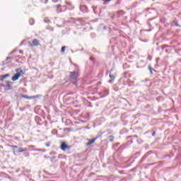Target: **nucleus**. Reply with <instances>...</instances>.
<instances>
[{
	"label": "nucleus",
	"mask_w": 181,
	"mask_h": 181,
	"mask_svg": "<svg viewBox=\"0 0 181 181\" xmlns=\"http://www.w3.org/2000/svg\"><path fill=\"white\" fill-rule=\"evenodd\" d=\"M16 71L17 72L12 78V81H16V80H19L21 76H23V71L22 69H16Z\"/></svg>",
	"instance_id": "obj_1"
},
{
	"label": "nucleus",
	"mask_w": 181,
	"mask_h": 181,
	"mask_svg": "<svg viewBox=\"0 0 181 181\" xmlns=\"http://www.w3.org/2000/svg\"><path fill=\"white\" fill-rule=\"evenodd\" d=\"M77 77H78V75H77L75 71L70 72V80L74 84H76L77 81Z\"/></svg>",
	"instance_id": "obj_2"
},
{
	"label": "nucleus",
	"mask_w": 181,
	"mask_h": 181,
	"mask_svg": "<svg viewBox=\"0 0 181 181\" xmlns=\"http://www.w3.org/2000/svg\"><path fill=\"white\" fill-rule=\"evenodd\" d=\"M39 45H40V43L39 42L37 39H34L33 40V43L28 42V46H30V47H33V46H39Z\"/></svg>",
	"instance_id": "obj_3"
},
{
	"label": "nucleus",
	"mask_w": 181,
	"mask_h": 181,
	"mask_svg": "<svg viewBox=\"0 0 181 181\" xmlns=\"http://www.w3.org/2000/svg\"><path fill=\"white\" fill-rule=\"evenodd\" d=\"M60 148L62 149V151H67V149H70V146H68L66 144V143H62Z\"/></svg>",
	"instance_id": "obj_4"
},
{
	"label": "nucleus",
	"mask_w": 181,
	"mask_h": 181,
	"mask_svg": "<svg viewBox=\"0 0 181 181\" xmlns=\"http://www.w3.org/2000/svg\"><path fill=\"white\" fill-rule=\"evenodd\" d=\"M96 140H97L96 138L90 140V141L87 143V146H90V145H92V144H94Z\"/></svg>",
	"instance_id": "obj_5"
},
{
	"label": "nucleus",
	"mask_w": 181,
	"mask_h": 181,
	"mask_svg": "<svg viewBox=\"0 0 181 181\" xmlns=\"http://www.w3.org/2000/svg\"><path fill=\"white\" fill-rule=\"evenodd\" d=\"M111 71H112V69L110 70V74H109V77L110 78H111V80H115V76H114L113 74H111Z\"/></svg>",
	"instance_id": "obj_6"
},
{
	"label": "nucleus",
	"mask_w": 181,
	"mask_h": 181,
	"mask_svg": "<svg viewBox=\"0 0 181 181\" xmlns=\"http://www.w3.org/2000/svg\"><path fill=\"white\" fill-rule=\"evenodd\" d=\"M26 151H28V149L19 148L17 152H18V153H22V152H26Z\"/></svg>",
	"instance_id": "obj_7"
},
{
	"label": "nucleus",
	"mask_w": 181,
	"mask_h": 181,
	"mask_svg": "<svg viewBox=\"0 0 181 181\" xmlns=\"http://www.w3.org/2000/svg\"><path fill=\"white\" fill-rule=\"evenodd\" d=\"M6 86L8 87V90H11V88H12V86H11V81H6Z\"/></svg>",
	"instance_id": "obj_8"
},
{
	"label": "nucleus",
	"mask_w": 181,
	"mask_h": 181,
	"mask_svg": "<svg viewBox=\"0 0 181 181\" xmlns=\"http://www.w3.org/2000/svg\"><path fill=\"white\" fill-rule=\"evenodd\" d=\"M29 22L30 25H35V20L33 18H30Z\"/></svg>",
	"instance_id": "obj_9"
},
{
	"label": "nucleus",
	"mask_w": 181,
	"mask_h": 181,
	"mask_svg": "<svg viewBox=\"0 0 181 181\" xmlns=\"http://www.w3.org/2000/svg\"><path fill=\"white\" fill-rule=\"evenodd\" d=\"M6 77H9V74H7L3 75L2 77H1V80H4V78Z\"/></svg>",
	"instance_id": "obj_10"
},
{
	"label": "nucleus",
	"mask_w": 181,
	"mask_h": 181,
	"mask_svg": "<svg viewBox=\"0 0 181 181\" xmlns=\"http://www.w3.org/2000/svg\"><path fill=\"white\" fill-rule=\"evenodd\" d=\"M65 50H66V46L62 47L61 49L62 53H64Z\"/></svg>",
	"instance_id": "obj_11"
},
{
	"label": "nucleus",
	"mask_w": 181,
	"mask_h": 181,
	"mask_svg": "<svg viewBox=\"0 0 181 181\" xmlns=\"http://www.w3.org/2000/svg\"><path fill=\"white\" fill-rule=\"evenodd\" d=\"M109 141H110V142H112V141H114V136H109Z\"/></svg>",
	"instance_id": "obj_12"
},
{
	"label": "nucleus",
	"mask_w": 181,
	"mask_h": 181,
	"mask_svg": "<svg viewBox=\"0 0 181 181\" xmlns=\"http://www.w3.org/2000/svg\"><path fill=\"white\" fill-rule=\"evenodd\" d=\"M47 0H41L42 4H47Z\"/></svg>",
	"instance_id": "obj_13"
},
{
	"label": "nucleus",
	"mask_w": 181,
	"mask_h": 181,
	"mask_svg": "<svg viewBox=\"0 0 181 181\" xmlns=\"http://www.w3.org/2000/svg\"><path fill=\"white\" fill-rule=\"evenodd\" d=\"M55 8H57V9H59V8H62V5L58 4V5L55 6Z\"/></svg>",
	"instance_id": "obj_14"
},
{
	"label": "nucleus",
	"mask_w": 181,
	"mask_h": 181,
	"mask_svg": "<svg viewBox=\"0 0 181 181\" xmlns=\"http://www.w3.org/2000/svg\"><path fill=\"white\" fill-rule=\"evenodd\" d=\"M10 59H11V57H7V59H6V63H9V61H8V60H10Z\"/></svg>",
	"instance_id": "obj_15"
},
{
	"label": "nucleus",
	"mask_w": 181,
	"mask_h": 181,
	"mask_svg": "<svg viewBox=\"0 0 181 181\" xmlns=\"http://www.w3.org/2000/svg\"><path fill=\"white\" fill-rule=\"evenodd\" d=\"M148 70H150L151 73H152V68L151 67V65L148 66Z\"/></svg>",
	"instance_id": "obj_16"
},
{
	"label": "nucleus",
	"mask_w": 181,
	"mask_h": 181,
	"mask_svg": "<svg viewBox=\"0 0 181 181\" xmlns=\"http://www.w3.org/2000/svg\"><path fill=\"white\" fill-rule=\"evenodd\" d=\"M23 98H27V100H28L30 98L29 97L26 96L25 95H23Z\"/></svg>",
	"instance_id": "obj_17"
},
{
	"label": "nucleus",
	"mask_w": 181,
	"mask_h": 181,
	"mask_svg": "<svg viewBox=\"0 0 181 181\" xmlns=\"http://www.w3.org/2000/svg\"><path fill=\"white\" fill-rule=\"evenodd\" d=\"M11 148H18V146H11Z\"/></svg>",
	"instance_id": "obj_18"
},
{
	"label": "nucleus",
	"mask_w": 181,
	"mask_h": 181,
	"mask_svg": "<svg viewBox=\"0 0 181 181\" xmlns=\"http://www.w3.org/2000/svg\"><path fill=\"white\" fill-rule=\"evenodd\" d=\"M19 53H21V54H23V51L20 50V51H19Z\"/></svg>",
	"instance_id": "obj_19"
},
{
	"label": "nucleus",
	"mask_w": 181,
	"mask_h": 181,
	"mask_svg": "<svg viewBox=\"0 0 181 181\" xmlns=\"http://www.w3.org/2000/svg\"><path fill=\"white\" fill-rule=\"evenodd\" d=\"M148 60H152V57H148Z\"/></svg>",
	"instance_id": "obj_20"
},
{
	"label": "nucleus",
	"mask_w": 181,
	"mask_h": 181,
	"mask_svg": "<svg viewBox=\"0 0 181 181\" xmlns=\"http://www.w3.org/2000/svg\"><path fill=\"white\" fill-rule=\"evenodd\" d=\"M156 134V133H155V132H153L152 133V136H155Z\"/></svg>",
	"instance_id": "obj_21"
},
{
	"label": "nucleus",
	"mask_w": 181,
	"mask_h": 181,
	"mask_svg": "<svg viewBox=\"0 0 181 181\" xmlns=\"http://www.w3.org/2000/svg\"><path fill=\"white\" fill-rule=\"evenodd\" d=\"M57 12H58V13L62 12V8H60L59 10H57Z\"/></svg>",
	"instance_id": "obj_22"
},
{
	"label": "nucleus",
	"mask_w": 181,
	"mask_h": 181,
	"mask_svg": "<svg viewBox=\"0 0 181 181\" xmlns=\"http://www.w3.org/2000/svg\"><path fill=\"white\" fill-rule=\"evenodd\" d=\"M34 151H37L40 152V149H39V148L35 149Z\"/></svg>",
	"instance_id": "obj_23"
},
{
	"label": "nucleus",
	"mask_w": 181,
	"mask_h": 181,
	"mask_svg": "<svg viewBox=\"0 0 181 181\" xmlns=\"http://www.w3.org/2000/svg\"><path fill=\"white\" fill-rule=\"evenodd\" d=\"M59 0H53L54 2H57Z\"/></svg>",
	"instance_id": "obj_24"
},
{
	"label": "nucleus",
	"mask_w": 181,
	"mask_h": 181,
	"mask_svg": "<svg viewBox=\"0 0 181 181\" xmlns=\"http://www.w3.org/2000/svg\"><path fill=\"white\" fill-rule=\"evenodd\" d=\"M106 1V2H110V1H111V0H105Z\"/></svg>",
	"instance_id": "obj_25"
},
{
	"label": "nucleus",
	"mask_w": 181,
	"mask_h": 181,
	"mask_svg": "<svg viewBox=\"0 0 181 181\" xmlns=\"http://www.w3.org/2000/svg\"><path fill=\"white\" fill-rule=\"evenodd\" d=\"M158 60H159V58H157V59H156V62H158Z\"/></svg>",
	"instance_id": "obj_26"
},
{
	"label": "nucleus",
	"mask_w": 181,
	"mask_h": 181,
	"mask_svg": "<svg viewBox=\"0 0 181 181\" xmlns=\"http://www.w3.org/2000/svg\"><path fill=\"white\" fill-rule=\"evenodd\" d=\"M109 83H112V81H110Z\"/></svg>",
	"instance_id": "obj_27"
},
{
	"label": "nucleus",
	"mask_w": 181,
	"mask_h": 181,
	"mask_svg": "<svg viewBox=\"0 0 181 181\" xmlns=\"http://www.w3.org/2000/svg\"><path fill=\"white\" fill-rule=\"evenodd\" d=\"M27 156H29V153H27Z\"/></svg>",
	"instance_id": "obj_28"
}]
</instances>
